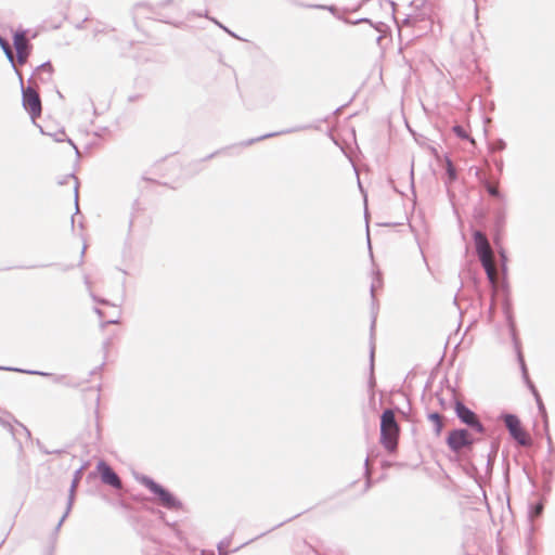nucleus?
I'll return each mask as SVG.
<instances>
[{
    "instance_id": "obj_1",
    "label": "nucleus",
    "mask_w": 555,
    "mask_h": 555,
    "mask_svg": "<svg viewBox=\"0 0 555 555\" xmlns=\"http://www.w3.org/2000/svg\"><path fill=\"white\" fill-rule=\"evenodd\" d=\"M400 437V426L396 421L395 412L390 409L385 410L380 416V438L382 446L388 452H395L398 448Z\"/></svg>"
},
{
    "instance_id": "obj_2",
    "label": "nucleus",
    "mask_w": 555,
    "mask_h": 555,
    "mask_svg": "<svg viewBox=\"0 0 555 555\" xmlns=\"http://www.w3.org/2000/svg\"><path fill=\"white\" fill-rule=\"evenodd\" d=\"M473 236L477 255L488 275V279L492 284H495L498 280V272L494 263L493 251L487 236L480 231H475Z\"/></svg>"
},
{
    "instance_id": "obj_3",
    "label": "nucleus",
    "mask_w": 555,
    "mask_h": 555,
    "mask_svg": "<svg viewBox=\"0 0 555 555\" xmlns=\"http://www.w3.org/2000/svg\"><path fill=\"white\" fill-rule=\"evenodd\" d=\"M504 423L507 427L511 436L522 447H529L532 444L530 435L525 430L520 420L513 414H506L504 416Z\"/></svg>"
},
{
    "instance_id": "obj_4",
    "label": "nucleus",
    "mask_w": 555,
    "mask_h": 555,
    "mask_svg": "<svg viewBox=\"0 0 555 555\" xmlns=\"http://www.w3.org/2000/svg\"><path fill=\"white\" fill-rule=\"evenodd\" d=\"M142 483L155 495H157L159 503L167 508H179L180 502L164 487L156 483L152 479L144 478Z\"/></svg>"
},
{
    "instance_id": "obj_5",
    "label": "nucleus",
    "mask_w": 555,
    "mask_h": 555,
    "mask_svg": "<svg viewBox=\"0 0 555 555\" xmlns=\"http://www.w3.org/2000/svg\"><path fill=\"white\" fill-rule=\"evenodd\" d=\"M23 106L35 120L41 115V100L39 93L31 87L23 89Z\"/></svg>"
},
{
    "instance_id": "obj_6",
    "label": "nucleus",
    "mask_w": 555,
    "mask_h": 555,
    "mask_svg": "<svg viewBox=\"0 0 555 555\" xmlns=\"http://www.w3.org/2000/svg\"><path fill=\"white\" fill-rule=\"evenodd\" d=\"M447 443L451 450L460 451L464 447L473 444L474 438L466 429H454L450 431Z\"/></svg>"
},
{
    "instance_id": "obj_7",
    "label": "nucleus",
    "mask_w": 555,
    "mask_h": 555,
    "mask_svg": "<svg viewBox=\"0 0 555 555\" xmlns=\"http://www.w3.org/2000/svg\"><path fill=\"white\" fill-rule=\"evenodd\" d=\"M455 413L463 423L470 426L475 431L483 433V426L477 415L460 401L455 404Z\"/></svg>"
},
{
    "instance_id": "obj_8",
    "label": "nucleus",
    "mask_w": 555,
    "mask_h": 555,
    "mask_svg": "<svg viewBox=\"0 0 555 555\" xmlns=\"http://www.w3.org/2000/svg\"><path fill=\"white\" fill-rule=\"evenodd\" d=\"M13 43L16 50L17 62L20 64H25L30 53V46L25 34L23 31L15 33Z\"/></svg>"
},
{
    "instance_id": "obj_9",
    "label": "nucleus",
    "mask_w": 555,
    "mask_h": 555,
    "mask_svg": "<svg viewBox=\"0 0 555 555\" xmlns=\"http://www.w3.org/2000/svg\"><path fill=\"white\" fill-rule=\"evenodd\" d=\"M98 470L101 474L103 482L119 489L121 481L116 473L104 462L98 464Z\"/></svg>"
},
{
    "instance_id": "obj_10",
    "label": "nucleus",
    "mask_w": 555,
    "mask_h": 555,
    "mask_svg": "<svg viewBox=\"0 0 555 555\" xmlns=\"http://www.w3.org/2000/svg\"><path fill=\"white\" fill-rule=\"evenodd\" d=\"M66 185V195L69 201V203L73 205L75 209H77L78 206V183L75 177L69 176L67 177L65 181Z\"/></svg>"
},
{
    "instance_id": "obj_11",
    "label": "nucleus",
    "mask_w": 555,
    "mask_h": 555,
    "mask_svg": "<svg viewBox=\"0 0 555 555\" xmlns=\"http://www.w3.org/2000/svg\"><path fill=\"white\" fill-rule=\"evenodd\" d=\"M428 418L435 425L436 435L439 436L444 426L442 416L439 413H430Z\"/></svg>"
},
{
    "instance_id": "obj_12",
    "label": "nucleus",
    "mask_w": 555,
    "mask_h": 555,
    "mask_svg": "<svg viewBox=\"0 0 555 555\" xmlns=\"http://www.w3.org/2000/svg\"><path fill=\"white\" fill-rule=\"evenodd\" d=\"M453 131H454V133H455L457 137H460V138H462V139H468V134H467V132L464 130V128H463V127H461V126H454V127H453Z\"/></svg>"
},
{
    "instance_id": "obj_13",
    "label": "nucleus",
    "mask_w": 555,
    "mask_h": 555,
    "mask_svg": "<svg viewBox=\"0 0 555 555\" xmlns=\"http://www.w3.org/2000/svg\"><path fill=\"white\" fill-rule=\"evenodd\" d=\"M0 44H1V47L3 48V50H4L5 54H7L10 59H12V57H13L12 50H11V48H10L9 43H8L5 40H3L1 37H0Z\"/></svg>"
},
{
    "instance_id": "obj_14",
    "label": "nucleus",
    "mask_w": 555,
    "mask_h": 555,
    "mask_svg": "<svg viewBox=\"0 0 555 555\" xmlns=\"http://www.w3.org/2000/svg\"><path fill=\"white\" fill-rule=\"evenodd\" d=\"M542 509H543V505L542 504H538L534 506V509H533V514L532 516H539L541 513H542Z\"/></svg>"
},
{
    "instance_id": "obj_15",
    "label": "nucleus",
    "mask_w": 555,
    "mask_h": 555,
    "mask_svg": "<svg viewBox=\"0 0 555 555\" xmlns=\"http://www.w3.org/2000/svg\"><path fill=\"white\" fill-rule=\"evenodd\" d=\"M489 191H490V193L492 195H496V189L495 188H490Z\"/></svg>"
},
{
    "instance_id": "obj_16",
    "label": "nucleus",
    "mask_w": 555,
    "mask_h": 555,
    "mask_svg": "<svg viewBox=\"0 0 555 555\" xmlns=\"http://www.w3.org/2000/svg\"><path fill=\"white\" fill-rule=\"evenodd\" d=\"M94 395L98 398V389H94Z\"/></svg>"
}]
</instances>
